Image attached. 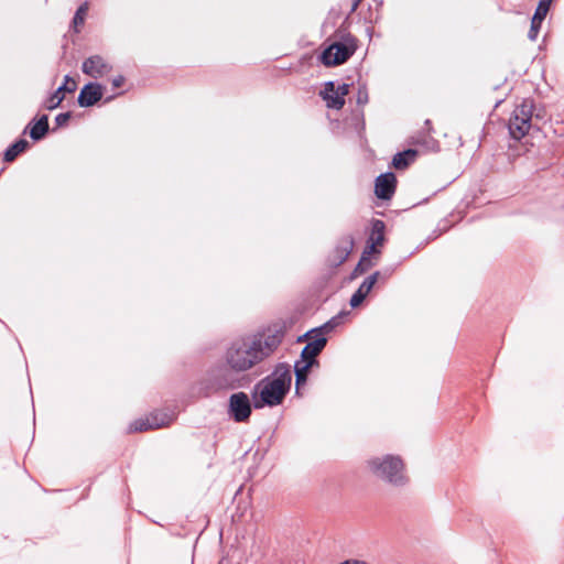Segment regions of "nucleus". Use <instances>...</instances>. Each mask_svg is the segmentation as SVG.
Here are the masks:
<instances>
[{"mask_svg": "<svg viewBox=\"0 0 564 564\" xmlns=\"http://www.w3.org/2000/svg\"><path fill=\"white\" fill-rule=\"evenodd\" d=\"M291 371L288 366H279L274 372L254 386L252 398L257 409L275 406L282 403L291 386Z\"/></svg>", "mask_w": 564, "mask_h": 564, "instance_id": "1", "label": "nucleus"}, {"mask_svg": "<svg viewBox=\"0 0 564 564\" xmlns=\"http://www.w3.org/2000/svg\"><path fill=\"white\" fill-rule=\"evenodd\" d=\"M365 467L373 477L395 487L408 482L405 465L400 456L380 455L366 460Z\"/></svg>", "mask_w": 564, "mask_h": 564, "instance_id": "2", "label": "nucleus"}, {"mask_svg": "<svg viewBox=\"0 0 564 564\" xmlns=\"http://www.w3.org/2000/svg\"><path fill=\"white\" fill-rule=\"evenodd\" d=\"M261 362L250 339L235 343L226 354V364L234 372H245Z\"/></svg>", "mask_w": 564, "mask_h": 564, "instance_id": "3", "label": "nucleus"}, {"mask_svg": "<svg viewBox=\"0 0 564 564\" xmlns=\"http://www.w3.org/2000/svg\"><path fill=\"white\" fill-rule=\"evenodd\" d=\"M532 108L530 100H524L514 110L509 121V131L513 139L520 140L532 128Z\"/></svg>", "mask_w": 564, "mask_h": 564, "instance_id": "4", "label": "nucleus"}, {"mask_svg": "<svg viewBox=\"0 0 564 564\" xmlns=\"http://www.w3.org/2000/svg\"><path fill=\"white\" fill-rule=\"evenodd\" d=\"M384 240V224L381 220H376L372 226V231L369 238V245L362 253V257L356 268V272H365L372 267L370 260L372 254H378L380 251L378 247L382 246Z\"/></svg>", "mask_w": 564, "mask_h": 564, "instance_id": "5", "label": "nucleus"}, {"mask_svg": "<svg viewBox=\"0 0 564 564\" xmlns=\"http://www.w3.org/2000/svg\"><path fill=\"white\" fill-rule=\"evenodd\" d=\"M174 420L173 414L165 412L151 413L145 417L135 420L130 424L131 432H143L148 430L160 429L170 425Z\"/></svg>", "mask_w": 564, "mask_h": 564, "instance_id": "6", "label": "nucleus"}, {"mask_svg": "<svg viewBox=\"0 0 564 564\" xmlns=\"http://www.w3.org/2000/svg\"><path fill=\"white\" fill-rule=\"evenodd\" d=\"M348 93L349 86L347 84H341L336 87L333 82H327L324 85V89L321 91V96L328 108L338 110L344 107L345 97Z\"/></svg>", "mask_w": 564, "mask_h": 564, "instance_id": "7", "label": "nucleus"}, {"mask_svg": "<svg viewBox=\"0 0 564 564\" xmlns=\"http://www.w3.org/2000/svg\"><path fill=\"white\" fill-rule=\"evenodd\" d=\"M229 414L236 422H245L251 414L249 397L243 392H237L229 398Z\"/></svg>", "mask_w": 564, "mask_h": 564, "instance_id": "8", "label": "nucleus"}, {"mask_svg": "<svg viewBox=\"0 0 564 564\" xmlns=\"http://www.w3.org/2000/svg\"><path fill=\"white\" fill-rule=\"evenodd\" d=\"M254 347L257 348V352L261 359V361L271 355L276 347L281 343V335L279 333L274 334H263L260 336H256L250 338Z\"/></svg>", "mask_w": 564, "mask_h": 564, "instance_id": "9", "label": "nucleus"}, {"mask_svg": "<svg viewBox=\"0 0 564 564\" xmlns=\"http://www.w3.org/2000/svg\"><path fill=\"white\" fill-rule=\"evenodd\" d=\"M352 54V51L344 44L334 43L322 53V62L326 66L344 63Z\"/></svg>", "mask_w": 564, "mask_h": 564, "instance_id": "10", "label": "nucleus"}, {"mask_svg": "<svg viewBox=\"0 0 564 564\" xmlns=\"http://www.w3.org/2000/svg\"><path fill=\"white\" fill-rule=\"evenodd\" d=\"M82 70L93 78H100L111 70V65L104 57L94 55L84 61Z\"/></svg>", "mask_w": 564, "mask_h": 564, "instance_id": "11", "label": "nucleus"}, {"mask_svg": "<svg viewBox=\"0 0 564 564\" xmlns=\"http://www.w3.org/2000/svg\"><path fill=\"white\" fill-rule=\"evenodd\" d=\"M395 176L393 173L381 174L376 180L375 192L381 199H389L395 189Z\"/></svg>", "mask_w": 564, "mask_h": 564, "instance_id": "12", "label": "nucleus"}, {"mask_svg": "<svg viewBox=\"0 0 564 564\" xmlns=\"http://www.w3.org/2000/svg\"><path fill=\"white\" fill-rule=\"evenodd\" d=\"M102 97V86L97 83L85 85L78 96V104L82 107H89L100 100Z\"/></svg>", "mask_w": 564, "mask_h": 564, "instance_id": "13", "label": "nucleus"}, {"mask_svg": "<svg viewBox=\"0 0 564 564\" xmlns=\"http://www.w3.org/2000/svg\"><path fill=\"white\" fill-rule=\"evenodd\" d=\"M379 273L376 272L372 275L368 276L359 286V289L354 293V295L350 299V305L352 307L359 306L365 297L368 295V293L371 291L373 285L377 282Z\"/></svg>", "mask_w": 564, "mask_h": 564, "instance_id": "14", "label": "nucleus"}, {"mask_svg": "<svg viewBox=\"0 0 564 564\" xmlns=\"http://www.w3.org/2000/svg\"><path fill=\"white\" fill-rule=\"evenodd\" d=\"M326 345V338L318 336L312 339L302 350V359L315 362V357L323 350Z\"/></svg>", "mask_w": 564, "mask_h": 564, "instance_id": "15", "label": "nucleus"}, {"mask_svg": "<svg viewBox=\"0 0 564 564\" xmlns=\"http://www.w3.org/2000/svg\"><path fill=\"white\" fill-rule=\"evenodd\" d=\"M415 156H416V151L409 149L404 152L395 154L392 160V165L397 170H403L406 166H409L410 163H412L414 161Z\"/></svg>", "mask_w": 564, "mask_h": 564, "instance_id": "16", "label": "nucleus"}, {"mask_svg": "<svg viewBox=\"0 0 564 564\" xmlns=\"http://www.w3.org/2000/svg\"><path fill=\"white\" fill-rule=\"evenodd\" d=\"M48 130V119L47 116H42L37 122H35L31 130L30 135L33 140L42 139Z\"/></svg>", "mask_w": 564, "mask_h": 564, "instance_id": "17", "label": "nucleus"}, {"mask_svg": "<svg viewBox=\"0 0 564 564\" xmlns=\"http://www.w3.org/2000/svg\"><path fill=\"white\" fill-rule=\"evenodd\" d=\"M313 364V361L305 359L295 364V377L297 388L301 383H304L306 381L308 369Z\"/></svg>", "mask_w": 564, "mask_h": 564, "instance_id": "18", "label": "nucleus"}, {"mask_svg": "<svg viewBox=\"0 0 564 564\" xmlns=\"http://www.w3.org/2000/svg\"><path fill=\"white\" fill-rule=\"evenodd\" d=\"M29 143L26 140L21 139L17 141L14 144H12L4 153V160L8 162L13 161L20 153L25 151Z\"/></svg>", "mask_w": 564, "mask_h": 564, "instance_id": "19", "label": "nucleus"}, {"mask_svg": "<svg viewBox=\"0 0 564 564\" xmlns=\"http://www.w3.org/2000/svg\"><path fill=\"white\" fill-rule=\"evenodd\" d=\"M64 98L65 94L57 88V90L46 100L45 107L48 110H53L59 106Z\"/></svg>", "mask_w": 564, "mask_h": 564, "instance_id": "20", "label": "nucleus"}, {"mask_svg": "<svg viewBox=\"0 0 564 564\" xmlns=\"http://www.w3.org/2000/svg\"><path fill=\"white\" fill-rule=\"evenodd\" d=\"M88 9H89V4L88 2H84L76 11L75 15H74V19H73V23H74V26L77 28L79 25H82L85 21V17L88 12Z\"/></svg>", "mask_w": 564, "mask_h": 564, "instance_id": "21", "label": "nucleus"}, {"mask_svg": "<svg viewBox=\"0 0 564 564\" xmlns=\"http://www.w3.org/2000/svg\"><path fill=\"white\" fill-rule=\"evenodd\" d=\"M551 0H540L539 6L533 15L534 20L543 21L550 9Z\"/></svg>", "mask_w": 564, "mask_h": 564, "instance_id": "22", "label": "nucleus"}, {"mask_svg": "<svg viewBox=\"0 0 564 564\" xmlns=\"http://www.w3.org/2000/svg\"><path fill=\"white\" fill-rule=\"evenodd\" d=\"M76 87V82L72 77L65 76L64 84L58 89L65 94L75 91Z\"/></svg>", "mask_w": 564, "mask_h": 564, "instance_id": "23", "label": "nucleus"}, {"mask_svg": "<svg viewBox=\"0 0 564 564\" xmlns=\"http://www.w3.org/2000/svg\"><path fill=\"white\" fill-rule=\"evenodd\" d=\"M541 23L542 21L541 20H534V18H532V21H531V28H530V31H529V39L534 41L539 34V31H540V26H541Z\"/></svg>", "mask_w": 564, "mask_h": 564, "instance_id": "24", "label": "nucleus"}, {"mask_svg": "<svg viewBox=\"0 0 564 564\" xmlns=\"http://www.w3.org/2000/svg\"><path fill=\"white\" fill-rule=\"evenodd\" d=\"M70 118V113L69 112H65V113H59L56 118H55V121L57 123V126H64Z\"/></svg>", "mask_w": 564, "mask_h": 564, "instance_id": "25", "label": "nucleus"}, {"mask_svg": "<svg viewBox=\"0 0 564 564\" xmlns=\"http://www.w3.org/2000/svg\"><path fill=\"white\" fill-rule=\"evenodd\" d=\"M338 564H369V563L366 561H362V560L349 558V560L343 561Z\"/></svg>", "mask_w": 564, "mask_h": 564, "instance_id": "26", "label": "nucleus"}, {"mask_svg": "<svg viewBox=\"0 0 564 564\" xmlns=\"http://www.w3.org/2000/svg\"><path fill=\"white\" fill-rule=\"evenodd\" d=\"M357 101H358V104H366L368 101L367 93L366 91H359Z\"/></svg>", "mask_w": 564, "mask_h": 564, "instance_id": "27", "label": "nucleus"}, {"mask_svg": "<svg viewBox=\"0 0 564 564\" xmlns=\"http://www.w3.org/2000/svg\"><path fill=\"white\" fill-rule=\"evenodd\" d=\"M123 82H124V78L122 76H118L112 79V86L115 88H118V87L122 86Z\"/></svg>", "mask_w": 564, "mask_h": 564, "instance_id": "28", "label": "nucleus"}, {"mask_svg": "<svg viewBox=\"0 0 564 564\" xmlns=\"http://www.w3.org/2000/svg\"><path fill=\"white\" fill-rule=\"evenodd\" d=\"M362 0H354V3H352V11H355L357 9V7L359 6V3L361 2Z\"/></svg>", "mask_w": 564, "mask_h": 564, "instance_id": "29", "label": "nucleus"}]
</instances>
